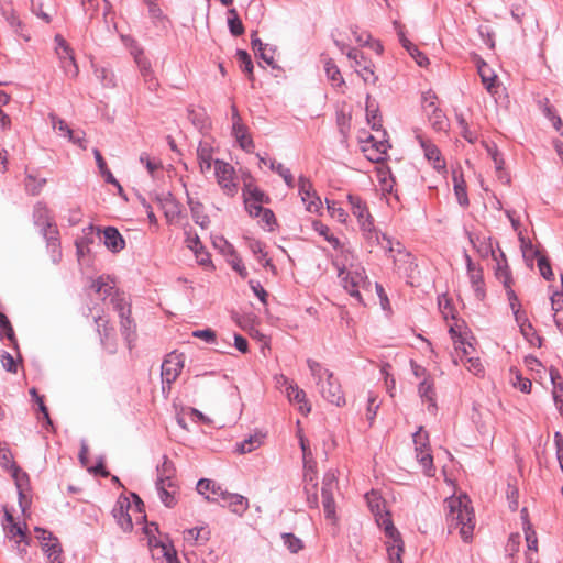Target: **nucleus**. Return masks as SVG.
<instances>
[{
	"mask_svg": "<svg viewBox=\"0 0 563 563\" xmlns=\"http://www.w3.org/2000/svg\"><path fill=\"white\" fill-rule=\"evenodd\" d=\"M147 548L152 559L158 563H169L170 561H175V556L177 555L176 550L167 537L164 539H153L147 543Z\"/></svg>",
	"mask_w": 563,
	"mask_h": 563,
	"instance_id": "obj_12",
	"label": "nucleus"
},
{
	"mask_svg": "<svg viewBox=\"0 0 563 563\" xmlns=\"http://www.w3.org/2000/svg\"><path fill=\"white\" fill-rule=\"evenodd\" d=\"M188 205L190 207L191 217L194 221L200 225L202 229L208 228L210 220L207 214L203 213L202 203L195 201L192 198H188Z\"/></svg>",
	"mask_w": 563,
	"mask_h": 563,
	"instance_id": "obj_28",
	"label": "nucleus"
},
{
	"mask_svg": "<svg viewBox=\"0 0 563 563\" xmlns=\"http://www.w3.org/2000/svg\"><path fill=\"white\" fill-rule=\"evenodd\" d=\"M246 245L249 250L253 253L257 262H262V258H265L267 256V252L264 251L265 245L260 240L247 239Z\"/></svg>",
	"mask_w": 563,
	"mask_h": 563,
	"instance_id": "obj_56",
	"label": "nucleus"
},
{
	"mask_svg": "<svg viewBox=\"0 0 563 563\" xmlns=\"http://www.w3.org/2000/svg\"><path fill=\"white\" fill-rule=\"evenodd\" d=\"M221 499L223 500L222 506L228 507L232 512L242 516L247 507L249 500L242 495L231 494L228 492H221Z\"/></svg>",
	"mask_w": 563,
	"mask_h": 563,
	"instance_id": "obj_18",
	"label": "nucleus"
},
{
	"mask_svg": "<svg viewBox=\"0 0 563 563\" xmlns=\"http://www.w3.org/2000/svg\"><path fill=\"white\" fill-rule=\"evenodd\" d=\"M346 56L353 62L352 66L365 84H376L378 78L374 73V65L371 60L366 59L363 52L356 48H350Z\"/></svg>",
	"mask_w": 563,
	"mask_h": 563,
	"instance_id": "obj_10",
	"label": "nucleus"
},
{
	"mask_svg": "<svg viewBox=\"0 0 563 563\" xmlns=\"http://www.w3.org/2000/svg\"><path fill=\"white\" fill-rule=\"evenodd\" d=\"M520 332L531 345H537L538 347L541 346L542 339L538 335L531 323H525L523 327H521Z\"/></svg>",
	"mask_w": 563,
	"mask_h": 563,
	"instance_id": "obj_54",
	"label": "nucleus"
},
{
	"mask_svg": "<svg viewBox=\"0 0 563 563\" xmlns=\"http://www.w3.org/2000/svg\"><path fill=\"white\" fill-rule=\"evenodd\" d=\"M453 188L457 202L462 207H467L470 205V200L466 192V183L463 178V174L457 173V170H453Z\"/></svg>",
	"mask_w": 563,
	"mask_h": 563,
	"instance_id": "obj_24",
	"label": "nucleus"
},
{
	"mask_svg": "<svg viewBox=\"0 0 563 563\" xmlns=\"http://www.w3.org/2000/svg\"><path fill=\"white\" fill-rule=\"evenodd\" d=\"M262 444V439L258 435H250L247 439L236 444L235 451L240 454H245L254 451Z\"/></svg>",
	"mask_w": 563,
	"mask_h": 563,
	"instance_id": "obj_46",
	"label": "nucleus"
},
{
	"mask_svg": "<svg viewBox=\"0 0 563 563\" xmlns=\"http://www.w3.org/2000/svg\"><path fill=\"white\" fill-rule=\"evenodd\" d=\"M150 198L156 202L157 207L163 211L168 222H173L176 218H178L180 213L179 206L173 198L168 188L151 190Z\"/></svg>",
	"mask_w": 563,
	"mask_h": 563,
	"instance_id": "obj_9",
	"label": "nucleus"
},
{
	"mask_svg": "<svg viewBox=\"0 0 563 563\" xmlns=\"http://www.w3.org/2000/svg\"><path fill=\"white\" fill-rule=\"evenodd\" d=\"M243 192L246 194V198L251 199L252 201H255V203L262 205L269 202L268 196L265 195V192L257 187L245 186Z\"/></svg>",
	"mask_w": 563,
	"mask_h": 563,
	"instance_id": "obj_55",
	"label": "nucleus"
},
{
	"mask_svg": "<svg viewBox=\"0 0 563 563\" xmlns=\"http://www.w3.org/2000/svg\"><path fill=\"white\" fill-rule=\"evenodd\" d=\"M470 503L466 495L451 496L444 500L449 531L460 529V534L465 542L472 538L475 527L474 510Z\"/></svg>",
	"mask_w": 563,
	"mask_h": 563,
	"instance_id": "obj_2",
	"label": "nucleus"
},
{
	"mask_svg": "<svg viewBox=\"0 0 563 563\" xmlns=\"http://www.w3.org/2000/svg\"><path fill=\"white\" fill-rule=\"evenodd\" d=\"M11 474L14 478L20 497L23 496V489L29 485V475L23 472L15 462L11 464Z\"/></svg>",
	"mask_w": 563,
	"mask_h": 563,
	"instance_id": "obj_42",
	"label": "nucleus"
},
{
	"mask_svg": "<svg viewBox=\"0 0 563 563\" xmlns=\"http://www.w3.org/2000/svg\"><path fill=\"white\" fill-rule=\"evenodd\" d=\"M368 143H372V146L375 148V153L368 155V159L372 162H380L384 159L383 155L387 153V150L390 147L387 140H376L375 136L369 135L367 139Z\"/></svg>",
	"mask_w": 563,
	"mask_h": 563,
	"instance_id": "obj_30",
	"label": "nucleus"
},
{
	"mask_svg": "<svg viewBox=\"0 0 563 563\" xmlns=\"http://www.w3.org/2000/svg\"><path fill=\"white\" fill-rule=\"evenodd\" d=\"M415 451L430 450L429 434L423 430V427H419L413 433Z\"/></svg>",
	"mask_w": 563,
	"mask_h": 563,
	"instance_id": "obj_51",
	"label": "nucleus"
},
{
	"mask_svg": "<svg viewBox=\"0 0 563 563\" xmlns=\"http://www.w3.org/2000/svg\"><path fill=\"white\" fill-rule=\"evenodd\" d=\"M514 386L520 391L528 394L531 390L532 384L529 378L522 377V375L516 371Z\"/></svg>",
	"mask_w": 563,
	"mask_h": 563,
	"instance_id": "obj_63",
	"label": "nucleus"
},
{
	"mask_svg": "<svg viewBox=\"0 0 563 563\" xmlns=\"http://www.w3.org/2000/svg\"><path fill=\"white\" fill-rule=\"evenodd\" d=\"M416 459L422 466L427 476H432L434 474L435 468L433 465V456L430 450L416 451Z\"/></svg>",
	"mask_w": 563,
	"mask_h": 563,
	"instance_id": "obj_36",
	"label": "nucleus"
},
{
	"mask_svg": "<svg viewBox=\"0 0 563 563\" xmlns=\"http://www.w3.org/2000/svg\"><path fill=\"white\" fill-rule=\"evenodd\" d=\"M426 113L429 118V121L432 128L435 131H446L448 129V119L445 113L437 107L433 100H430V103H427Z\"/></svg>",
	"mask_w": 563,
	"mask_h": 563,
	"instance_id": "obj_20",
	"label": "nucleus"
},
{
	"mask_svg": "<svg viewBox=\"0 0 563 563\" xmlns=\"http://www.w3.org/2000/svg\"><path fill=\"white\" fill-rule=\"evenodd\" d=\"M328 211L330 216L336 219L341 223H345L347 220V212L334 200H327Z\"/></svg>",
	"mask_w": 563,
	"mask_h": 563,
	"instance_id": "obj_52",
	"label": "nucleus"
},
{
	"mask_svg": "<svg viewBox=\"0 0 563 563\" xmlns=\"http://www.w3.org/2000/svg\"><path fill=\"white\" fill-rule=\"evenodd\" d=\"M184 367V355L172 352L162 364V379L168 384L176 380Z\"/></svg>",
	"mask_w": 563,
	"mask_h": 563,
	"instance_id": "obj_14",
	"label": "nucleus"
},
{
	"mask_svg": "<svg viewBox=\"0 0 563 563\" xmlns=\"http://www.w3.org/2000/svg\"><path fill=\"white\" fill-rule=\"evenodd\" d=\"M91 288L102 300L110 298L113 309L118 311L121 319V332L132 352L137 345L136 324L130 319L131 302L129 296L115 289V285L109 276H99L92 282Z\"/></svg>",
	"mask_w": 563,
	"mask_h": 563,
	"instance_id": "obj_1",
	"label": "nucleus"
},
{
	"mask_svg": "<svg viewBox=\"0 0 563 563\" xmlns=\"http://www.w3.org/2000/svg\"><path fill=\"white\" fill-rule=\"evenodd\" d=\"M236 59L241 69L249 75V79L253 80V62L251 55L244 49L236 51Z\"/></svg>",
	"mask_w": 563,
	"mask_h": 563,
	"instance_id": "obj_47",
	"label": "nucleus"
},
{
	"mask_svg": "<svg viewBox=\"0 0 563 563\" xmlns=\"http://www.w3.org/2000/svg\"><path fill=\"white\" fill-rule=\"evenodd\" d=\"M269 168L284 179L288 188L295 187V178L289 168L285 167L282 163H278L275 159L269 162Z\"/></svg>",
	"mask_w": 563,
	"mask_h": 563,
	"instance_id": "obj_38",
	"label": "nucleus"
},
{
	"mask_svg": "<svg viewBox=\"0 0 563 563\" xmlns=\"http://www.w3.org/2000/svg\"><path fill=\"white\" fill-rule=\"evenodd\" d=\"M286 395L291 402L299 404V409L303 412L310 411V406L306 401V393L299 388L296 384H289V386L286 387Z\"/></svg>",
	"mask_w": 563,
	"mask_h": 563,
	"instance_id": "obj_26",
	"label": "nucleus"
},
{
	"mask_svg": "<svg viewBox=\"0 0 563 563\" xmlns=\"http://www.w3.org/2000/svg\"><path fill=\"white\" fill-rule=\"evenodd\" d=\"M470 282L475 291L477 299H484L485 297V288H484V277L482 268H477L468 273Z\"/></svg>",
	"mask_w": 563,
	"mask_h": 563,
	"instance_id": "obj_34",
	"label": "nucleus"
},
{
	"mask_svg": "<svg viewBox=\"0 0 563 563\" xmlns=\"http://www.w3.org/2000/svg\"><path fill=\"white\" fill-rule=\"evenodd\" d=\"M153 539H162L158 525L156 522L148 521L146 514L143 510V540H146L147 543H150Z\"/></svg>",
	"mask_w": 563,
	"mask_h": 563,
	"instance_id": "obj_41",
	"label": "nucleus"
},
{
	"mask_svg": "<svg viewBox=\"0 0 563 563\" xmlns=\"http://www.w3.org/2000/svg\"><path fill=\"white\" fill-rule=\"evenodd\" d=\"M95 74L104 87L113 85V74L104 67H96Z\"/></svg>",
	"mask_w": 563,
	"mask_h": 563,
	"instance_id": "obj_60",
	"label": "nucleus"
},
{
	"mask_svg": "<svg viewBox=\"0 0 563 563\" xmlns=\"http://www.w3.org/2000/svg\"><path fill=\"white\" fill-rule=\"evenodd\" d=\"M33 222L35 227L40 228V232L46 241V247L51 254L53 263H58L62 257L59 231L45 203L37 202L34 206Z\"/></svg>",
	"mask_w": 563,
	"mask_h": 563,
	"instance_id": "obj_3",
	"label": "nucleus"
},
{
	"mask_svg": "<svg viewBox=\"0 0 563 563\" xmlns=\"http://www.w3.org/2000/svg\"><path fill=\"white\" fill-rule=\"evenodd\" d=\"M161 501L168 508L177 504L178 487L175 482L155 483Z\"/></svg>",
	"mask_w": 563,
	"mask_h": 563,
	"instance_id": "obj_19",
	"label": "nucleus"
},
{
	"mask_svg": "<svg viewBox=\"0 0 563 563\" xmlns=\"http://www.w3.org/2000/svg\"><path fill=\"white\" fill-rule=\"evenodd\" d=\"M227 262L232 267V269L240 275L241 278L247 277V275H249L247 269L244 266L243 261L236 251H234L233 254L228 255Z\"/></svg>",
	"mask_w": 563,
	"mask_h": 563,
	"instance_id": "obj_49",
	"label": "nucleus"
},
{
	"mask_svg": "<svg viewBox=\"0 0 563 563\" xmlns=\"http://www.w3.org/2000/svg\"><path fill=\"white\" fill-rule=\"evenodd\" d=\"M282 539L284 541L285 547L291 553H298L303 548V542L301 541V539H299L291 532L283 533Z\"/></svg>",
	"mask_w": 563,
	"mask_h": 563,
	"instance_id": "obj_50",
	"label": "nucleus"
},
{
	"mask_svg": "<svg viewBox=\"0 0 563 563\" xmlns=\"http://www.w3.org/2000/svg\"><path fill=\"white\" fill-rule=\"evenodd\" d=\"M145 163L146 174L150 183H146V191L150 195L151 190L167 189L168 176L166 175L165 167L159 158L147 157L143 158Z\"/></svg>",
	"mask_w": 563,
	"mask_h": 563,
	"instance_id": "obj_8",
	"label": "nucleus"
},
{
	"mask_svg": "<svg viewBox=\"0 0 563 563\" xmlns=\"http://www.w3.org/2000/svg\"><path fill=\"white\" fill-rule=\"evenodd\" d=\"M214 174L218 184L228 196H234L238 191V184L234 181V168L223 161L214 162Z\"/></svg>",
	"mask_w": 563,
	"mask_h": 563,
	"instance_id": "obj_11",
	"label": "nucleus"
},
{
	"mask_svg": "<svg viewBox=\"0 0 563 563\" xmlns=\"http://www.w3.org/2000/svg\"><path fill=\"white\" fill-rule=\"evenodd\" d=\"M347 201L351 206L353 216L357 219L360 228L367 240H372L374 232V219L371 216L366 202L355 195H347Z\"/></svg>",
	"mask_w": 563,
	"mask_h": 563,
	"instance_id": "obj_7",
	"label": "nucleus"
},
{
	"mask_svg": "<svg viewBox=\"0 0 563 563\" xmlns=\"http://www.w3.org/2000/svg\"><path fill=\"white\" fill-rule=\"evenodd\" d=\"M333 492L334 490H329L328 488H321L323 510L328 519H333L335 517Z\"/></svg>",
	"mask_w": 563,
	"mask_h": 563,
	"instance_id": "obj_43",
	"label": "nucleus"
},
{
	"mask_svg": "<svg viewBox=\"0 0 563 563\" xmlns=\"http://www.w3.org/2000/svg\"><path fill=\"white\" fill-rule=\"evenodd\" d=\"M298 190L306 208L310 212H317L321 206V200L317 196L311 181L305 176H300L298 179Z\"/></svg>",
	"mask_w": 563,
	"mask_h": 563,
	"instance_id": "obj_16",
	"label": "nucleus"
},
{
	"mask_svg": "<svg viewBox=\"0 0 563 563\" xmlns=\"http://www.w3.org/2000/svg\"><path fill=\"white\" fill-rule=\"evenodd\" d=\"M130 510H132V506L129 498L126 496L121 495L118 498L115 506L113 507L112 515L117 520L118 525L125 532H129L133 529L132 516L130 514Z\"/></svg>",
	"mask_w": 563,
	"mask_h": 563,
	"instance_id": "obj_15",
	"label": "nucleus"
},
{
	"mask_svg": "<svg viewBox=\"0 0 563 563\" xmlns=\"http://www.w3.org/2000/svg\"><path fill=\"white\" fill-rule=\"evenodd\" d=\"M214 247L219 249V251L228 257L229 254H233L235 251L234 246L228 242L223 236H217L213 239Z\"/></svg>",
	"mask_w": 563,
	"mask_h": 563,
	"instance_id": "obj_61",
	"label": "nucleus"
},
{
	"mask_svg": "<svg viewBox=\"0 0 563 563\" xmlns=\"http://www.w3.org/2000/svg\"><path fill=\"white\" fill-rule=\"evenodd\" d=\"M192 336L197 339H201L206 341L207 343L214 344L217 343V335L216 332L212 329H203V330H196L192 332Z\"/></svg>",
	"mask_w": 563,
	"mask_h": 563,
	"instance_id": "obj_62",
	"label": "nucleus"
},
{
	"mask_svg": "<svg viewBox=\"0 0 563 563\" xmlns=\"http://www.w3.org/2000/svg\"><path fill=\"white\" fill-rule=\"evenodd\" d=\"M186 234V243L187 247L191 251H197V249H202V243L200 241V238L196 232H192L191 230L185 231Z\"/></svg>",
	"mask_w": 563,
	"mask_h": 563,
	"instance_id": "obj_64",
	"label": "nucleus"
},
{
	"mask_svg": "<svg viewBox=\"0 0 563 563\" xmlns=\"http://www.w3.org/2000/svg\"><path fill=\"white\" fill-rule=\"evenodd\" d=\"M421 146L424 151V156L429 162L433 163V168L439 173L445 172L446 164L442 158L441 152L437 145L421 141Z\"/></svg>",
	"mask_w": 563,
	"mask_h": 563,
	"instance_id": "obj_22",
	"label": "nucleus"
},
{
	"mask_svg": "<svg viewBox=\"0 0 563 563\" xmlns=\"http://www.w3.org/2000/svg\"><path fill=\"white\" fill-rule=\"evenodd\" d=\"M478 74L486 89L488 91H492V88L494 87V82L496 80V75H494L493 70L483 60L482 64L478 65Z\"/></svg>",
	"mask_w": 563,
	"mask_h": 563,
	"instance_id": "obj_48",
	"label": "nucleus"
},
{
	"mask_svg": "<svg viewBox=\"0 0 563 563\" xmlns=\"http://www.w3.org/2000/svg\"><path fill=\"white\" fill-rule=\"evenodd\" d=\"M60 67L64 70L65 75L70 78H76L79 73V68L76 64L74 55L65 56V59L60 63Z\"/></svg>",
	"mask_w": 563,
	"mask_h": 563,
	"instance_id": "obj_57",
	"label": "nucleus"
},
{
	"mask_svg": "<svg viewBox=\"0 0 563 563\" xmlns=\"http://www.w3.org/2000/svg\"><path fill=\"white\" fill-rule=\"evenodd\" d=\"M3 530L9 538H19L16 540L18 543L26 540L25 528L21 527L19 523L4 525Z\"/></svg>",
	"mask_w": 563,
	"mask_h": 563,
	"instance_id": "obj_53",
	"label": "nucleus"
},
{
	"mask_svg": "<svg viewBox=\"0 0 563 563\" xmlns=\"http://www.w3.org/2000/svg\"><path fill=\"white\" fill-rule=\"evenodd\" d=\"M418 393L422 401L428 402V411L434 413L438 409L433 380L424 378L418 386Z\"/></svg>",
	"mask_w": 563,
	"mask_h": 563,
	"instance_id": "obj_21",
	"label": "nucleus"
},
{
	"mask_svg": "<svg viewBox=\"0 0 563 563\" xmlns=\"http://www.w3.org/2000/svg\"><path fill=\"white\" fill-rule=\"evenodd\" d=\"M314 230L324 239L333 245L334 249L339 247L340 241L338 238H335L333 234H329V228L321 223V222H314L313 224Z\"/></svg>",
	"mask_w": 563,
	"mask_h": 563,
	"instance_id": "obj_59",
	"label": "nucleus"
},
{
	"mask_svg": "<svg viewBox=\"0 0 563 563\" xmlns=\"http://www.w3.org/2000/svg\"><path fill=\"white\" fill-rule=\"evenodd\" d=\"M88 232V242L95 243V238H98L99 241H101V234L103 235V243L107 246V249L113 253H118L125 246V240L120 234L117 228L114 227H107L106 229L101 230L99 227H95L90 224L87 228Z\"/></svg>",
	"mask_w": 563,
	"mask_h": 563,
	"instance_id": "obj_6",
	"label": "nucleus"
},
{
	"mask_svg": "<svg viewBox=\"0 0 563 563\" xmlns=\"http://www.w3.org/2000/svg\"><path fill=\"white\" fill-rule=\"evenodd\" d=\"M156 471H157L156 483L175 482V479H174V476H175L174 464H173V462L167 460L166 456H164L163 463L157 465Z\"/></svg>",
	"mask_w": 563,
	"mask_h": 563,
	"instance_id": "obj_31",
	"label": "nucleus"
},
{
	"mask_svg": "<svg viewBox=\"0 0 563 563\" xmlns=\"http://www.w3.org/2000/svg\"><path fill=\"white\" fill-rule=\"evenodd\" d=\"M339 277L341 278L343 288L350 294V296L354 297L360 303H363L361 289L369 290L372 285L371 280L366 276L365 269L363 267H356L355 269L350 271L342 268L339 272Z\"/></svg>",
	"mask_w": 563,
	"mask_h": 563,
	"instance_id": "obj_4",
	"label": "nucleus"
},
{
	"mask_svg": "<svg viewBox=\"0 0 563 563\" xmlns=\"http://www.w3.org/2000/svg\"><path fill=\"white\" fill-rule=\"evenodd\" d=\"M228 26L230 30V33L233 36H240L244 33V26L239 18V14L234 8H231L228 10Z\"/></svg>",
	"mask_w": 563,
	"mask_h": 563,
	"instance_id": "obj_39",
	"label": "nucleus"
},
{
	"mask_svg": "<svg viewBox=\"0 0 563 563\" xmlns=\"http://www.w3.org/2000/svg\"><path fill=\"white\" fill-rule=\"evenodd\" d=\"M377 521L384 527V532L387 538L385 543L390 563H402L404 541L400 532L394 526L393 520L387 516L382 517L380 521Z\"/></svg>",
	"mask_w": 563,
	"mask_h": 563,
	"instance_id": "obj_5",
	"label": "nucleus"
},
{
	"mask_svg": "<svg viewBox=\"0 0 563 563\" xmlns=\"http://www.w3.org/2000/svg\"><path fill=\"white\" fill-rule=\"evenodd\" d=\"M551 305L554 311V322L561 333H563V294H553Z\"/></svg>",
	"mask_w": 563,
	"mask_h": 563,
	"instance_id": "obj_33",
	"label": "nucleus"
},
{
	"mask_svg": "<svg viewBox=\"0 0 563 563\" xmlns=\"http://www.w3.org/2000/svg\"><path fill=\"white\" fill-rule=\"evenodd\" d=\"M324 70L329 80H331L334 86H343L344 79L341 75V71L334 60L332 58H328L324 62Z\"/></svg>",
	"mask_w": 563,
	"mask_h": 563,
	"instance_id": "obj_35",
	"label": "nucleus"
},
{
	"mask_svg": "<svg viewBox=\"0 0 563 563\" xmlns=\"http://www.w3.org/2000/svg\"><path fill=\"white\" fill-rule=\"evenodd\" d=\"M5 336L12 344L13 347H18V341L14 335L13 328L8 319V317L0 312V340Z\"/></svg>",
	"mask_w": 563,
	"mask_h": 563,
	"instance_id": "obj_40",
	"label": "nucleus"
},
{
	"mask_svg": "<svg viewBox=\"0 0 563 563\" xmlns=\"http://www.w3.org/2000/svg\"><path fill=\"white\" fill-rule=\"evenodd\" d=\"M43 551L46 553L51 563H63L62 548L57 541L43 543Z\"/></svg>",
	"mask_w": 563,
	"mask_h": 563,
	"instance_id": "obj_45",
	"label": "nucleus"
},
{
	"mask_svg": "<svg viewBox=\"0 0 563 563\" xmlns=\"http://www.w3.org/2000/svg\"><path fill=\"white\" fill-rule=\"evenodd\" d=\"M55 43H56L55 51H56V54H57L60 63L63 62V59H65V56L73 55L71 48L69 47V45L67 44V42L65 41V38L62 35L57 34L55 36Z\"/></svg>",
	"mask_w": 563,
	"mask_h": 563,
	"instance_id": "obj_58",
	"label": "nucleus"
},
{
	"mask_svg": "<svg viewBox=\"0 0 563 563\" xmlns=\"http://www.w3.org/2000/svg\"><path fill=\"white\" fill-rule=\"evenodd\" d=\"M522 253L523 258L530 266H532V257H537L540 274L544 279L552 280L554 278V274L552 272L548 257L542 255L540 251L533 250L531 243L529 245H525V247L522 249Z\"/></svg>",
	"mask_w": 563,
	"mask_h": 563,
	"instance_id": "obj_17",
	"label": "nucleus"
},
{
	"mask_svg": "<svg viewBox=\"0 0 563 563\" xmlns=\"http://www.w3.org/2000/svg\"><path fill=\"white\" fill-rule=\"evenodd\" d=\"M197 156L202 172L210 170L212 165V150L207 144H199Z\"/></svg>",
	"mask_w": 563,
	"mask_h": 563,
	"instance_id": "obj_37",
	"label": "nucleus"
},
{
	"mask_svg": "<svg viewBox=\"0 0 563 563\" xmlns=\"http://www.w3.org/2000/svg\"><path fill=\"white\" fill-rule=\"evenodd\" d=\"M93 155H95L99 172H100L101 176L103 177L104 181L108 184L114 185L118 188L119 194L122 195L123 189H122L121 185L118 183V180L114 178V176L108 168L107 163L98 148H93Z\"/></svg>",
	"mask_w": 563,
	"mask_h": 563,
	"instance_id": "obj_25",
	"label": "nucleus"
},
{
	"mask_svg": "<svg viewBox=\"0 0 563 563\" xmlns=\"http://www.w3.org/2000/svg\"><path fill=\"white\" fill-rule=\"evenodd\" d=\"M496 275L499 279L503 280L504 286L507 289L508 300L517 301L518 298H517L515 291L511 289L512 279H511V275H510L508 266L507 265L501 266L500 263H498V268H497Z\"/></svg>",
	"mask_w": 563,
	"mask_h": 563,
	"instance_id": "obj_32",
	"label": "nucleus"
},
{
	"mask_svg": "<svg viewBox=\"0 0 563 563\" xmlns=\"http://www.w3.org/2000/svg\"><path fill=\"white\" fill-rule=\"evenodd\" d=\"M372 239H375L376 243L380 245L386 252H388L390 257L394 258V253L400 254L402 252V245L400 242L394 243L393 239L384 233H379L374 228V232L372 233Z\"/></svg>",
	"mask_w": 563,
	"mask_h": 563,
	"instance_id": "obj_23",
	"label": "nucleus"
},
{
	"mask_svg": "<svg viewBox=\"0 0 563 563\" xmlns=\"http://www.w3.org/2000/svg\"><path fill=\"white\" fill-rule=\"evenodd\" d=\"M321 396L332 405L338 407L345 405L344 394L341 385L333 374L331 378H327L321 385L318 386Z\"/></svg>",
	"mask_w": 563,
	"mask_h": 563,
	"instance_id": "obj_13",
	"label": "nucleus"
},
{
	"mask_svg": "<svg viewBox=\"0 0 563 563\" xmlns=\"http://www.w3.org/2000/svg\"><path fill=\"white\" fill-rule=\"evenodd\" d=\"M146 4L148 7V14L153 23L157 27L166 30L169 21L167 16L163 13L158 4L154 0H148Z\"/></svg>",
	"mask_w": 563,
	"mask_h": 563,
	"instance_id": "obj_27",
	"label": "nucleus"
},
{
	"mask_svg": "<svg viewBox=\"0 0 563 563\" xmlns=\"http://www.w3.org/2000/svg\"><path fill=\"white\" fill-rule=\"evenodd\" d=\"M307 365L312 377L316 379L317 386L321 385L327 378H331V374H333L314 360L308 358Z\"/></svg>",
	"mask_w": 563,
	"mask_h": 563,
	"instance_id": "obj_29",
	"label": "nucleus"
},
{
	"mask_svg": "<svg viewBox=\"0 0 563 563\" xmlns=\"http://www.w3.org/2000/svg\"><path fill=\"white\" fill-rule=\"evenodd\" d=\"M51 118H52L53 128L55 130H57L62 135L67 136L71 142L82 146L81 140L74 137L73 130L68 126V124L64 120L57 118L56 115H52Z\"/></svg>",
	"mask_w": 563,
	"mask_h": 563,
	"instance_id": "obj_44",
	"label": "nucleus"
}]
</instances>
